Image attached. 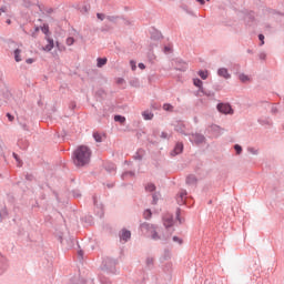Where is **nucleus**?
<instances>
[{"label": "nucleus", "mask_w": 284, "mask_h": 284, "mask_svg": "<svg viewBox=\"0 0 284 284\" xmlns=\"http://www.w3.org/2000/svg\"><path fill=\"white\" fill-rule=\"evenodd\" d=\"M91 156L92 150L87 145H81L73 152V163L77 168H84L90 163Z\"/></svg>", "instance_id": "nucleus-1"}, {"label": "nucleus", "mask_w": 284, "mask_h": 284, "mask_svg": "<svg viewBox=\"0 0 284 284\" xmlns=\"http://www.w3.org/2000/svg\"><path fill=\"white\" fill-rule=\"evenodd\" d=\"M101 270L104 274H116V260L112 257L104 258Z\"/></svg>", "instance_id": "nucleus-2"}, {"label": "nucleus", "mask_w": 284, "mask_h": 284, "mask_svg": "<svg viewBox=\"0 0 284 284\" xmlns=\"http://www.w3.org/2000/svg\"><path fill=\"white\" fill-rule=\"evenodd\" d=\"M189 141L194 145H201L205 143L206 139H205V135L201 133H189Z\"/></svg>", "instance_id": "nucleus-3"}, {"label": "nucleus", "mask_w": 284, "mask_h": 284, "mask_svg": "<svg viewBox=\"0 0 284 284\" xmlns=\"http://www.w3.org/2000/svg\"><path fill=\"white\" fill-rule=\"evenodd\" d=\"M216 110L221 114H234V109H232V105H230V103H217Z\"/></svg>", "instance_id": "nucleus-4"}, {"label": "nucleus", "mask_w": 284, "mask_h": 284, "mask_svg": "<svg viewBox=\"0 0 284 284\" xmlns=\"http://www.w3.org/2000/svg\"><path fill=\"white\" fill-rule=\"evenodd\" d=\"M163 225L166 230H170L172 225H174V216L171 214H166L162 217Z\"/></svg>", "instance_id": "nucleus-5"}, {"label": "nucleus", "mask_w": 284, "mask_h": 284, "mask_svg": "<svg viewBox=\"0 0 284 284\" xmlns=\"http://www.w3.org/2000/svg\"><path fill=\"white\" fill-rule=\"evenodd\" d=\"M187 68H189L187 62H185L181 59L175 60V70H178L179 72H186Z\"/></svg>", "instance_id": "nucleus-6"}, {"label": "nucleus", "mask_w": 284, "mask_h": 284, "mask_svg": "<svg viewBox=\"0 0 284 284\" xmlns=\"http://www.w3.org/2000/svg\"><path fill=\"white\" fill-rule=\"evenodd\" d=\"M120 241H124V243H128V241H130V239H132V232H130V230L128 229H123L120 234Z\"/></svg>", "instance_id": "nucleus-7"}, {"label": "nucleus", "mask_w": 284, "mask_h": 284, "mask_svg": "<svg viewBox=\"0 0 284 284\" xmlns=\"http://www.w3.org/2000/svg\"><path fill=\"white\" fill-rule=\"evenodd\" d=\"M175 132H179L180 134H183L184 136H189L190 133L185 131V124L183 122H176L174 124Z\"/></svg>", "instance_id": "nucleus-8"}, {"label": "nucleus", "mask_w": 284, "mask_h": 284, "mask_svg": "<svg viewBox=\"0 0 284 284\" xmlns=\"http://www.w3.org/2000/svg\"><path fill=\"white\" fill-rule=\"evenodd\" d=\"M217 77H221L222 79H232V74H230V71L227 68H220L217 69Z\"/></svg>", "instance_id": "nucleus-9"}, {"label": "nucleus", "mask_w": 284, "mask_h": 284, "mask_svg": "<svg viewBox=\"0 0 284 284\" xmlns=\"http://www.w3.org/2000/svg\"><path fill=\"white\" fill-rule=\"evenodd\" d=\"M183 152V143L178 142L174 149L171 151V156H179Z\"/></svg>", "instance_id": "nucleus-10"}, {"label": "nucleus", "mask_w": 284, "mask_h": 284, "mask_svg": "<svg viewBox=\"0 0 284 284\" xmlns=\"http://www.w3.org/2000/svg\"><path fill=\"white\" fill-rule=\"evenodd\" d=\"M187 196V191L182 190L178 197H176V202L179 205H184L185 204V197Z\"/></svg>", "instance_id": "nucleus-11"}, {"label": "nucleus", "mask_w": 284, "mask_h": 284, "mask_svg": "<svg viewBox=\"0 0 284 284\" xmlns=\"http://www.w3.org/2000/svg\"><path fill=\"white\" fill-rule=\"evenodd\" d=\"M93 204L97 207L98 216H100V219H101V216H103V204H101L97 201V196H93Z\"/></svg>", "instance_id": "nucleus-12"}, {"label": "nucleus", "mask_w": 284, "mask_h": 284, "mask_svg": "<svg viewBox=\"0 0 284 284\" xmlns=\"http://www.w3.org/2000/svg\"><path fill=\"white\" fill-rule=\"evenodd\" d=\"M141 230H145V232H148L149 234L156 229V226L154 224L144 222L140 225Z\"/></svg>", "instance_id": "nucleus-13"}, {"label": "nucleus", "mask_w": 284, "mask_h": 284, "mask_svg": "<svg viewBox=\"0 0 284 284\" xmlns=\"http://www.w3.org/2000/svg\"><path fill=\"white\" fill-rule=\"evenodd\" d=\"M151 39H153V41H161V39H163V33L156 29H153L151 31Z\"/></svg>", "instance_id": "nucleus-14"}, {"label": "nucleus", "mask_w": 284, "mask_h": 284, "mask_svg": "<svg viewBox=\"0 0 284 284\" xmlns=\"http://www.w3.org/2000/svg\"><path fill=\"white\" fill-rule=\"evenodd\" d=\"M48 44L42 48L44 52H52V49L54 48V40L52 38H47Z\"/></svg>", "instance_id": "nucleus-15"}, {"label": "nucleus", "mask_w": 284, "mask_h": 284, "mask_svg": "<svg viewBox=\"0 0 284 284\" xmlns=\"http://www.w3.org/2000/svg\"><path fill=\"white\" fill-rule=\"evenodd\" d=\"M104 169L109 172V174H114L116 172V164L109 162L104 165Z\"/></svg>", "instance_id": "nucleus-16"}, {"label": "nucleus", "mask_w": 284, "mask_h": 284, "mask_svg": "<svg viewBox=\"0 0 284 284\" xmlns=\"http://www.w3.org/2000/svg\"><path fill=\"white\" fill-rule=\"evenodd\" d=\"M193 84L195 85V88H199V92H203L204 88H203V81L201 79L194 78Z\"/></svg>", "instance_id": "nucleus-17"}, {"label": "nucleus", "mask_w": 284, "mask_h": 284, "mask_svg": "<svg viewBox=\"0 0 284 284\" xmlns=\"http://www.w3.org/2000/svg\"><path fill=\"white\" fill-rule=\"evenodd\" d=\"M211 132H214L216 136H221V134H223V129L216 124H212Z\"/></svg>", "instance_id": "nucleus-18"}, {"label": "nucleus", "mask_w": 284, "mask_h": 284, "mask_svg": "<svg viewBox=\"0 0 284 284\" xmlns=\"http://www.w3.org/2000/svg\"><path fill=\"white\" fill-rule=\"evenodd\" d=\"M196 175L191 174L186 178V185H196Z\"/></svg>", "instance_id": "nucleus-19"}, {"label": "nucleus", "mask_w": 284, "mask_h": 284, "mask_svg": "<svg viewBox=\"0 0 284 284\" xmlns=\"http://www.w3.org/2000/svg\"><path fill=\"white\" fill-rule=\"evenodd\" d=\"M142 116H143L144 121H152L154 119V113H152L150 111H144V112H142Z\"/></svg>", "instance_id": "nucleus-20"}, {"label": "nucleus", "mask_w": 284, "mask_h": 284, "mask_svg": "<svg viewBox=\"0 0 284 284\" xmlns=\"http://www.w3.org/2000/svg\"><path fill=\"white\" fill-rule=\"evenodd\" d=\"M149 234L152 241H161V235H159V233L156 232V227L153 229Z\"/></svg>", "instance_id": "nucleus-21"}, {"label": "nucleus", "mask_w": 284, "mask_h": 284, "mask_svg": "<svg viewBox=\"0 0 284 284\" xmlns=\"http://www.w3.org/2000/svg\"><path fill=\"white\" fill-rule=\"evenodd\" d=\"M13 57H14V61L17 63H21L22 59H21V49H16L13 51Z\"/></svg>", "instance_id": "nucleus-22"}, {"label": "nucleus", "mask_w": 284, "mask_h": 284, "mask_svg": "<svg viewBox=\"0 0 284 284\" xmlns=\"http://www.w3.org/2000/svg\"><path fill=\"white\" fill-rule=\"evenodd\" d=\"M134 161H143V149H139L133 155Z\"/></svg>", "instance_id": "nucleus-23"}, {"label": "nucleus", "mask_w": 284, "mask_h": 284, "mask_svg": "<svg viewBox=\"0 0 284 284\" xmlns=\"http://www.w3.org/2000/svg\"><path fill=\"white\" fill-rule=\"evenodd\" d=\"M108 63V58H98L97 59V68H103Z\"/></svg>", "instance_id": "nucleus-24"}, {"label": "nucleus", "mask_w": 284, "mask_h": 284, "mask_svg": "<svg viewBox=\"0 0 284 284\" xmlns=\"http://www.w3.org/2000/svg\"><path fill=\"white\" fill-rule=\"evenodd\" d=\"M257 122L260 125H272V120H270V118H261Z\"/></svg>", "instance_id": "nucleus-25"}, {"label": "nucleus", "mask_w": 284, "mask_h": 284, "mask_svg": "<svg viewBox=\"0 0 284 284\" xmlns=\"http://www.w3.org/2000/svg\"><path fill=\"white\" fill-rule=\"evenodd\" d=\"M93 139H94L95 143H103V135H101V133H99V132L93 133Z\"/></svg>", "instance_id": "nucleus-26"}, {"label": "nucleus", "mask_w": 284, "mask_h": 284, "mask_svg": "<svg viewBox=\"0 0 284 284\" xmlns=\"http://www.w3.org/2000/svg\"><path fill=\"white\" fill-rule=\"evenodd\" d=\"M239 79H240L241 83H247V81H250V75H247L245 73H240Z\"/></svg>", "instance_id": "nucleus-27"}, {"label": "nucleus", "mask_w": 284, "mask_h": 284, "mask_svg": "<svg viewBox=\"0 0 284 284\" xmlns=\"http://www.w3.org/2000/svg\"><path fill=\"white\" fill-rule=\"evenodd\" d=\"M143 219H145V221H150V219H152V210L146 209V210L143 212Z\"/></svg>", "instance_id": "nucleus-28"}, {"label": "nucleus", "mask_w": 284, "mask_h": 284, "mask_svg": "<svg viewBox=\"0 0 284 284\" xmlns=\"http://www.w3.org/2000/svg\"><path fill=\"white\" fill-rule=\"evenodd\" d=\"M8 217V209L3 207L2 210H0V222L3 221V219Z\"/></svg>", "instance_id": "nucleus-29"}, {"label": "nucleus", "mask_w": 284, "mask_h": 284, "mask_svg": "<svg viewBox=\"0 0 284 284\" xmlns=\"http://www.w3.org/2000/svg\"><path fill=\"white\" fill-rule=\"evenodd\" d=\"M197 74L203 81H205V79L209 77L207 70H200Z\"/></svg>", "instance_id": "nucleus-30"}, {"label": "nucleus", "mask_w": 284, "mask_h": 284, "mask_svg": "<svg viewBox=\"0 0 284 284\" xmlns=\"http://www.w3.org/2000/svg\"><path fill=\"white\" fill-rule=\"evenodd\" d=\"M163 52L164 54H172V52H174V49H172L171 44H168L163 48Z\"/></svg>", "instance_id": "nucleus-31"}, {"label": "nucleus", "mask_w": 284, "mask_h": 284, "mask_svg": "<svg viewBox=\"0 0 284 284\" xmlns=\"http://www.w3.org/2000/svg\"><path fill=\"white\" fill-rule=\"evenodd\" d=\"M106 19L111 23H116V21H119V19H121V17H119V16H106Z\"/></svg>", "instance_id": "nucleus-32"}, {"label": "nucleus", "mask_w": 284, "mask_h": 284, "mask_svg": "<svg viewBox=\"0 0 284 284\" xmlns=\"http://www.w3.org/2000/svg\"><path fill=\"white\" fill-rule=\"evenodd\" d=\"M100 283L101 284H112V281L110 278L105 277V275L100 276Z\"/></svg>", "instance_id": "nucleus-33"}, {"label": "nucleus", "mask_w": 284, "mask_h": 284, "mask_svg": "<svg viewBox=\"0 0 284 284\" xmlns=\"http://www.w3.org/2000/svg\"><path fill=\"white\" fill-rule=\"evenodd\" d=\"M18 145H19L22 150H28V142H27V141L19 140V141H18Z\"/></svg>", "instance_id": "nucleus-34"}, {"label": "nucleus", "mask_w": 284, "mask_h": 284, "mask_svg": "<svg viewBox=\"0 0 284 284\" xmlns=\"http://www.w3.org/2000/svg\"><path fill=\"white\" fill-rule=\"evenodd\" d=\"M247 152H248L250 154H253V156H258V150H257V149H254V148H252V146H248V148H247Z\"/></svg>", "instance_id": "nucleus-35"}, {"label": "nucleus", "mask_w": 284, "mask_h": 284, "mask_svg": "<svg viewBox=\"0 0 284 284\" xmlns=\"http://www.w3.org/2000/svg\"><path fill=\"white\" fill-rule=\"evenodd\" d=\"M160 138L163 139V140H170L172 138V134H170L165 131H162L161 134H160Z\"/></svg>", "instance_id": "nucleus-36"}, {"label": "nucleus", "mask_w": 284, "mask_h": 284, "mask_svg": "<svg viewBox=\"0 0 284 284\" xmlns=\"http://www.w3.org/2000/svg\"><path fill=\"white\" fill-rule=\"evenodd\" d=\"M114 121L116 123H125V116H123V115H115L114 116Z\"/></svg>", "instance_id": "nucleus-37"}, {"label": "nucleus", "mask_w": 284, "mask_h": 284, "mask_svg": "<svg viewBox=\"0 0 284 284\" xmlns=\"http://www.w3.org/2000/svg\"><path fill=\"white\" fill-rule=\"evenodd\" d=\"M146 192H154V190H156V185H154L153 183H149L145 186Z\"/></svg>", "instance_id": "nucleus-38"}, {"label": "nucleus", "mask_w": 284, "mask_h": 284, "mask_svg": "<svg viewBox=\"0 0 284 284\" xmlns=\"http://www.w3.org/2000/svg\"><path fill=\"white\" fill-rule=\"evenodd\" d=\"M145 263H146V266L153 267V265H154V257H150V256L146 257Z\"/></svg>", "instance_id": "nucleus-39"}, {"label": "nucleus", "mask_w": 284, "mask_h": 284, "mask_svg": "<svg viewBox=\"0 0 284 284\" xmlns=\"http://www.w3.org/2000/svg\"><path fill=\"white\" fill-rule=\"evenodd\" d=\"M163 110H165V112H172V110H174V106L170 103H165L163 104Z\"/></svg>", "instance_id": "nucleus-40"}, {"label": "nucleus", "mask_w": 284, "mask_h": 284, "mask_svg": "<svg viewBox=\"0 0 284 284\" xmlns=\"http://www.w3.org/2000/svg\"><path fill=\"white\" fill-rule=\"evenodd\" d=\"M175 216L180 224L183 223V219H181V209H176Z\"/></svg>", "instance_id": "nucleus-41"}, {"label": "nucleus", "mask_w": 284, "mask_h": 284, "mask_svg": "<svg viewBox=\"0 0 284 284\" xmlns=\"http://www.w3.org/2000/svg\"><path fill=\"white\" fill-rule=\"evenodd\" d=\"M128 176H135L134 171H126V172L122 173V179H125Z\"/></svg>", "instance_id": "nucleus-42"}, {"label": "nucleus", "mask_w": 284, "mask_h": 284, "mask_svg": "<svg viewBox=\"0 0 284 284\" xmlns=\"http://www.w3.org/2000/svg\"><path fill=\"white\" fill-rule=\"evenodd\" d=\"M202 94H204V97H214V92L213 91H207L205 89H203V91H200Z\"/></svg>", "instance_id": "nucleus-43"}, {"label": "nucleus", "mask_w": 284, "mask_h": 284, "mask_svg": "<svg viewBox=\"0 0 284 284\" xmlns=\"http://www.w3.org/2000/svg\"><path fill=\"white\" fill-rule=\"evenodd\" d=\"M3 99H7V101L12 99V93H10V90L7 89V91L3 93Z\"/></svg>", "instance_id": "nucleus-44"}, {"label": "nucleus", "mask_w": 284, "mask_h": 284, "mask_svg": "<svg viewBox=\"0 0 284 284\" xmlns=\"http://www.w3.org/2000/svg\"><path fill=\"white\" fill-rule=\"evenodd\" d=\"M152 205H156V203H159V193H154L152 195Z\"/></svg>", "instance_id": "nucleus-45"}, {"label": "nucleus", "mask_w": 284, "mask_h": 284, "mask_svg": "<svg viewBox=\"0 0 284 284\" xmlns=\"http://www.w3.org/2000/svg\"><path fill=\"white\" fill-rule=\"evenodd\" d=\"M173 243H178V245H183V239L179 236H173Z\"/></svg>", "instance_id": "nucleus-46"}, {"label": "nucleus", "mask_w": 284, "mask_h": 284, "mask_svg": "<svg viewBox=\"0 0 284 284\" xmlns=\"http://www.w3.org/2000/svg\"><path fill=\"white\" fill-rule=\"evenodd\" d=\"M234 150H235L236 154H241L243 152V146H241L240 144H235Z\"/></svg>", "instance_id": "nucleus-47"}, {"label": "nucleus", "mask_w": 284, "mask_h": 284, "mask_svg": "<svg viewBox=\"0 0 284 284\" xmlns=\"http://www.w3.org/2000/svg\"><path fill=\"white\" fill-rule=\"evenodd\" d=\"M271 114H278V106L277 105H272L271 108Z\"/></svg>", "instance_id": "nucleus-48"}, {"label": "nucleus", "mask_w": 284, "mask_h": 284, "mask_svg": "<svg viewBox=\"0 0 284 284\" xmlns=\"http://www.w3.org/2000/svg\"><path fill=\"white\" fill-rule=\"evenodd\" d=\"M43 34H48V32H50V27L48 24H44L42 28H41Z\"/></svg>", "instance_id": "nucleus-49"}, {"label": "nucleus", "mask_w": 284, "mask_h": 284, "mask_svg": "<svg viewBox=\"0 0 284 284\" xmlns=\"http://www.w3.org/2000/svg\"><path fill=\"white\" fill-rule=\"evenodd\" d=\"M67 45H74V38L72 37L67 38Z\"/></svg>", "instance_id": "nucleus-50"}, {"label": "nucleus", "mask_w": 284, "mask_h": 284, "mask_svg": "<svg viewBox=\"0 0 284 284\" xmlns=\"http://www.w3.org/2000/svg\"><path fill=\"white\" fill-rule=\"evenodd\" d=\"M97 17L100 21H104L105 19H108L104 13H97Z\"/></svg>", "instance_id": "nucleus-51"}, {"label": "nucleus", "mask_w": 284, "mask_h": 284, "mask_svg": "<svg viewBox=\"0 0 284 284\" xmlns=\"http://www.w3.org/2000/svg\"><path fill=\"white\" fill-rule=\"evenodd\" d=\"M258 39L261 41V45H265V36H263V33L258 34Z\"/></svg>", "instance_id": "nucleus-52"}, {"label": "nucleus", "mask_w": 284, "mask_h": 284, "mask_svg": "<svg viewBox=\"0 0 284 284\" xmlns=\"http://www.w3.org/2000/svg\"><path fill=\"white\" fill-rule=\"evenodd\" d=\"M258 58L261 59V61H265V59H267V54L265 52H261L258 54Z\"/></svg>", "instance_id": "nucleus-53"}, {"label": "nucleus", "mask_w": 284, "mask_h": 284, "mask_svg": "<svg viewBox=\"0 0 284 284\" xmlns=\"http://www.w3.org/2000/svg\"><path fill=\"white\" fill-rule=\"evenodd\" d=\"M130 65H131V69L133 70V72H134V70H136V61L131 60Z\"/></svg>", "instance_id": "nucleus-54"}, {"label": "nucleus", "mask_w": 284, "mask_h": 284, "mask_svg": "<svg viewBox=\"0 0 284 284\" xmlns=\"http://www.w3.org/2000/svg\"><path fill=\"white\" fill-rule=\"evenodd\" d=\"M55 48H58V50H60V52L61 51H63V50H65V47H63L61 43H59V42H55Z\"/></svg>", "instance_id": "nucleus-55"}, {"label": "nucleus", "mask_w": 284, "mask_h": 284, "mask_svg": "<svg viewBox=\"0 0 284 284\" xmlns=\"http://www.w3.org/2000/svg\"><path fill=\"white\" fill-rule=\"evenodd\" d=\"M13 158L16 159L17 163L19 164V168H21V160L19 159V155L17 153H13Z\"/></svg>", "instance_id": "nucleus-56"}, {"label": "nucleus", "mask_w": 284, "mask_h": 284, "mask_svg": "<svg viewBox=\"0 0 284 284\" xmlns=\"http://www.w3.org/2000/svg\"><path fill=\"white\" fill-rule=\"evenodd\" d=\"M72 194H73L74 199H80V196H81V192H79V191H73Z\"/></svg>", "instance_id": "nucleus-57"}, {"label": "nucleus", "mask_w": 284, "mask_h": 284, "mask_svg": "<svg viewBox=\"0 0 284 284\" xmlns=\"http://www.w3.org/2000/svg\"><path fill=\"white\" fill-rule=\"evenodd\" d=\"M78 256L80 261H83V250L78 251Z\"/></svg>", "instance_id": "nucleus-58"}, {"label": "nucleus", "mask_w": 284, "mask_h": 284, "mask_svg": "<svg viewBox=\"0 0 284 284\" xmlns=\"http://www.w3.org/2000/svg\"><path fill=\"white\" fill-rule=\"evenodd\" d=\"M7 118L10 122L14 121V115L7 113Z\"/></svg>", "instance_id": "nucleus-59"}, {"label": "nucleus", "mask_w": 284, "mask_h": 284, "mask_svg": "<svg viewBox=\"0 0 284 284\" xmlns=\"http://www.w3.org/2000/svg\"><path fill=\"white\" fill-rule=\"evenodd\" d=\"M138 68H140V70H145V64L143 62H140L138 64Z\"/></svg>", "instance_id": "nucleus-60"}, {"label": "nucleus", "mask_w": 284, "mask_h": 284, "mask_svg": "<svg viewBox=\"0 0 284 284\" xmlns=\"http://www.w3.org/2000/svg\"><path fill=\"white\" fill-rule=\"evenodd\" d=\"M20 125H21L22 130L28 131V124H26V123H20Z\"/></svg>", "instance_id": "nucleus-61"}, {"label": "nucleus", "mask_w": 284, "mask_h": 284, "mask_svg": "<svg viewBox=\"0 0 284 284\" xmlns=\"http://www.w3.org/2000/svg\"><path fill=\"white\" fill-rule=\"evenodd\" d=\"M26 63H28V64H30V63H34V59L29 58V59H27V60H26Z\"/></svg>", "instance_id": "nucleus-62"}, {"label": "nucleus", "mask_w": 284, "mask_h": 284, "mask_svg": "<svg viewBox=\"0 0 284 284\" xmlns=\"http://www.w3.org/2000/svg\"><path fill=\"white\" fill-rule=\"evenodd\" d=\"M0 12H8V7H1Z\"/></svg>", "instance_id": "nucleus-63"}, {"label": "nucleus", "mask_w": 284, "mask_h": 284, "mask_svg": "<svg viewBox=\"0 0 284 284\" xmlns=\"http://www.w3.org/2000/svg\"><path fill=\"white\" fill-rule=\"evenodd\" d=\"M82 10H83V12H88V10H90V7L83 6V7H82Z\"/></svg>", "instance_id": "nucleus-64"}]
</instances>
